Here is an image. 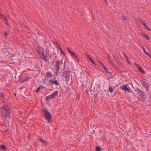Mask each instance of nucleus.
Returning a JSON list of instances; mask_svg holds the SVG:
<instances>
[{"instance_id": "nucleus-1", "label": "nucleus", "mask_w": 151, "mask_h": 151, "mask_svg": "<svg viewBox=\"0 0 151 151\" xmlns=\"http://www.w3.org/2000/svg\"><path fill=\"white\" fill-rule=\"evenodd\" d=\"M10 112V108L7 106L5 105L3 106L1 111V116L3 118L8 116Z\"/></svg>"}, {"instance_id": "nucleus-2", "label": "nucleus", "mask_w": 151, "mask_h": 151, "mask_svg": "<svg viewBox=\"0 0 151 151\" xmlns=\"http://www.w3.org/2000/svg\"><path fill=\"white\" fill-rule=\"evenodd\" d=\"M62 79L65 81L67 84H69L70 83V72L66 71L63 72L62 77Z\"/></svg>"}, {"instance_id": "nucleus-3", "label": "nucleus", "mask_w": 151, "mask_h": 151, "mask_svg": "<svg viewBox=\"0 0 151 151\" xmlns=\"http://www.w3.org/2000/svg\"><path fill=\"white\" fill-rule=\"evenodd\" d=\"M43 111L45 113V117L47 120L50 119L51 118V116L50 113L48 112L46 109H44Z\"/></svg>"}, {"instance_id": "nucleus-4", "label": "nucleus", "mask_w": 151, "mask_h": 151, "mask_svg": "<svg viewBox=\"0 0 151 151\" xmlns=\"http://www.w3.org/2000/svg\"><path fill=\"white\" fill-rule=\"evenodd\" d=\"M140 35L143 37L145 38L148 40H150V38L146 34L144 33H140Z\"/></svg>"}, {"instance_id": "nucleus-5", "label": "nucleus", "mask_w": 151, "mask_h": 151, "mask_svg": "<svg viewBox=\"0 0 151 151\" xmlns=\"http://www.w3.org/2000/svg\"><path fill=\"white\" fill-rule=\"evenodd\" d=\"M61 63V62H60V61H57L56 62V65H55V67H56L57 69L56 70H59V65L60 63Z\"/></svg>"}, {"instance_id": "nucleus-6", "label": "nucleus", "mask_w": 151, "mask_h": 151, "mask_svg": "<svg viewBox=\"0 0 151 151\" xmlns=\"http://www.w3.org/2000/svg\"><path fill=\"white\" fill-rule=\"evenodd\" d=\"M49 81L50 82H51L52 83H53L56 85H58L59 84L58 83V82L56 80H54V78L52 80H50Z\"/></svg>"}, {"instance_id": "nucleus-7", "label": "nucleus", "mask_w": 151, "mask_h": 151, "mask_svg": "<svg viewBox=\"0 0 151 151\" xmlns=\"http://www.w3.org/2000/svg\"><path fill=\"white\" fill-rule=\"evenodd\" d=\"M0 97H1V101H2V102L3 103H5V101H4L5 99L4 94L2 93L1 92H0Z\"/></svg>"}, {"instance_id": "nucleus-8", "label": "nucleus", "mask_w": 151, "mask_h": 151, "mask_svg": "<svg viewBox=\"0 0 151 151\" xmlns=\"http://www.w3.org/2000/svg\"><path fill=\"white\" fill-rule=\"evenodd\" d=\"M39 140L40 142H41L42 143L44 144V145H47L48 144V142H46L44 141L42 138H40L39 139Z\"/></svg>"}, {"instance_id": "nucleus-9", "label": "nucleus", "mask_w": 151, "mask_h": 151, "mask_svg": "<svg viewBox=\"0 0 151 151\" xmlns=\"http://www.w3.org/2000/svg\"><path fill=\"white\" fill-rule=\"evenodd\" d=\"M142 25H143L145 27V28L148 31H150L151 29H150L148 27L147 25L144 22H142Z\"/></svg>"}, {"instance_id": "nucleus-10", "label": "nucleus", "mask_w": 151, "mask_h": 151, "mask_svg": "<svg viewBox=\"0 0 151 151\" xmlns=\"http://www.w3.org/2000/svg\"><path fill=\"white\" fill-rule=\"evenodd\" d=\"M122 88L123 90L125 91H129V89L127 87V86L126 85H124L122 87Z\"/></svg>"}, {"instance_id": "nucleus-11", "label": "nucleus", "mask_w": 151, "mask_h": 151, "mask_svg": "<svg viewBox=\"0 0 151 151\" xmlns=\"http://www.w3.org/2000/svg\"><path fill=\"white\" fill-rule=\"evenodd\" d=\"M67 50L68 52L70 53V54L73 55V56H74L76 54L74 52H72L68 48H67Z\"/></svg>"}, {"instance_id": "nucleus-12", "label": "nucleus", "mask_w": 151, "mask_h": 151, "mask_svg": "<svg viewBox=\"0 0 151 151\" xmlns=\"http://www.w3.org/2000/svg\"><path fill=\"white\" fill-rule=\"evenodd\" d=\"M58 93V91H55L53 93H52L51 95H50L51 96V97H52V98L54 97L57 95Z\"/></svg>"}, {"instance_id": "nucleus-13", "label": "nucleus", "mask_w": 151, "mask_h": 151, "mask_svg": "<svg viewBox=\"0 0 151 151\" xmlns=\"http://www.w3.org/2000/svg\"><path fill=\"white\" fill-rule=\"evenodd\" d=\"M138 92L139 93V95H140V96H143L144 93L142 91H141L140 90H138Z\"/></svg>"}, {"instance_id": "nucleus-14", "label": "nucleus", "mask_w": 151, "mask_h": 151, "mask_svg": "<svg viewBox=\"0 0 151 151\" xmlns=\"http://www.w3.org/2000/svg\"><path fill=\"white\" fill-rule=\"evenodd\" d=\"M59 49L60 50V52L61 53L64 55H65V53H64V52L63 51V50H62V49H61L60 47H59Z\"/></svg>"}, {"instance_id": "nucleus-15", "label": "nucleus", "mask_w": 151, "mask_h": 151, "mask_svg": "<svg viewBox=\"0 0 151 151\" xmlns=\"http://www.w3.org/2000/svg\"><path fill=\"white\" fill-rule=\"evenodd\" d=\"M142 48L144 52L147 55L150 57L149 54L148 53H147V52H146V51H145V49L144 48V47H142Z\"/></svg>"}, {"instance_id": "nucleus-16", "label": "nucleus", "mask_w": 151, "mask_h": 151, "mask_svg": "<svg viewBox=\"0 0 151 151\" xmlns=\"http://www.w3.org/2000/svg\"><path fill=\"white\" fill-rule=\"evenodd\" d=\"M52 99V97H51V96L50 95L49 96H47L46 98V100L48 101L49 100V99Z\"/></svg>"}, {"instance_id": "nucleus-17", "label": "nucleus", "mask_w": 151, "mask_h": 151, "mask_svg": "<svg viewBox=\"0 0 151 151\" xmlns=\"http://www.w3.org/2000/svg\"><path fill=\"white\" fill-rule=\"evenodd\" d=\"M89 60L93 64L96 65V64L94 62V61L93 60V59L91 58L89 59Z\"/></svg>"}, {"instance_id": "nucleus-18", "label": "nucleus", "mask_w": 151, "mask_h": 151, "mask_svg": "<svg viewBox=\"0 0 151 151\" xmlns=\"http://www.w3.org/2000/svg\"><path fill=\"white\" fill-rule=\"evenodd\" d=\"M6 147L3 145H2L0 146V148L3 150H5V149Z\"/></svg>"}, {"instance_id": "nucleus-19", "label": "nucleus", "mask_w": 151, "mask_h": 151, "mask_svg": "<svg viewBox=\"0 0 151 151\" xmlns=\"http://www.w3.org/2000/svg\"><path fill=\"white\" fill-rule=\"evenodd\" d=\"M139 70L142 73H145V72L143 70L142 68L140 67L138 68Z\"/></svg>"}, {"instance_id": "nucleus-20", "label": "nucleus", "mask_w": 151, "mask_h": 151, "mask_svg": "<svg viewBox=\"0 0 151 151\" xmlns=\"http://www.w3.org/2000/svg\"><path fill=\"white\" fill-rule=\"evenodd\" d=\"M46 76H50L51 77L52 76V74L50 72L46 73Z\"/></svg>"}, {"instance_id": "nucleus-21", "label": "nucleus", "mask_w": 151, "mask_h": 151, "mask_svg": "<svg viewBox=\"0 0 151 151\" xmlns=\"http://www.w3.org/2000/svg\"><path fill=\"white\" fill-rule=\"evenodd\" d=\"M141 84L143 86H144L145 87H146L147 86H146V85H147L146 83H145V82H144L143 81H142L141 82Z\"/></svg>"}, {"instance_id": "nucleus-22", "label": "nucleus", "mask_w": 151, "mask_h": 151, "mask_svg": "<svg viewBox=\"0 0 151 151\" xmlns=\"http://www.w3.org/2000/svg\"><path fill=\"white\" fill-rule=\"evenodd\" d=\"M113 90H114V89L112 88L111 86H110L109 88V92L110 93H112L113 91Z\"/></svg>"}, {"instance_id": "nucleus-23", "label": "nucleus", "mask_w": 151, "mask_h": 151, "mask_svg": "<svg viewBox=\"0 0 151 151\" xmlns=\"http://www.w3.org/2000/svg\"><path fill=\"white\" fill-rule=\"evenodd\" d=\"M96 151H101L100 147L97 146L96 147Z\"/></svg>"}, {"instance_id": "nucleus-24", "label": "nucleus", "mask_w": 151, "mask_h": 151, "mask_svg": "<svg viewBox=\"0 0 151 151\" xmlns=\"http://www.w3.org/2000/svg\"><path fill=\"white\" fill-rule=\"evenodd\" d=\"M104 69V70L107 73H109L110 72L109 71H108V69L106 68L105 67V66H104V67H103Z\"/></svg>"}, {"instance_id": "nucleus-25", "label": "nucleus", "mask_w": 151, "mask_h": 151, "mask_svg": "<svg viewBox=\"0 0 151 151\" xmlns=\"http://www.w3.org/2000/svg\"><path fill=\"white\" fill-rule=\"evenodd\" d=\"M109 63L113 66H114V64L112 62L111 60L110 59H109Z\"/></svg>"}, {"instance_id": "nucleus-26", "label": "nucleus", "mask_w": 151, "mask_h": 151, "mask_svg": "<svg viewBox=\"0 0 151 151\" xmlns=\"http://www.w3.org/2000/svg\"><path fill=\"white\" fill-rule=\"evenodd\" d=\"M134 65H135V66L138 68H139L140 67L138 64L136 63H134Z\"/></svg>"}, {"instance_id": "nucleus-27", "label": "nucleus", "mask_w": 151, "mask_h": 151, "mask_svg": "<svg viewBox=\"0 0 151 151\" xmlns=\"http://www.w3.org/2000/svg\"><path fill=\"white\" fill-rule=\"evenodd\" d=\"M76 60L77 63H79L80 62V59L78 57L76 58Z\"/></svg>"}, {"instance_id": "nucleus-28", "label": "nucleus", "mask_w": 151, "mask_h": 151, "mask_svg": "<svg viewBox=\"0 0 151 151\" xmlns=\"http://www.w3.org/2000/svg\"><path fill=\"white\" fill-rule=\"evenodd\" d=\"M86 55L88 59L91 58L88 54L87 53H86Z\"/></svg>"}, {"instance_id": "nucleus-29", "label": "nucleus", "mask_w": 151, "mask_h": 151, "mask_svg": "<svg viewBox=\"0 0 151 151\" xmlns=\"http://www.w3.org/2000/svg\"><path fill=\"white\" fill-rule=\"evenodd\" d=\"M123 55L125 57L126 60H127L128 57H127V56L126 55V54H124V53L123 54Z\"/></svg>"}, {"instance_id": "nucleus-30", "label": "nucleus", "mask_w": 151, "mask_h": 151, "mask_svg": "<svg viewBox=\"0 0 151 151\" xmlns=\"http://www.w3.org/2000/svg\"><path fill=\"white\" fill-rule=\"evenodd\" d=\"M40 87H38L37 88V89L36 90V91L37 92L39 91L40 90Z\"/></svg>"}, {"instance_id": "nucleus-31", "label": "nucleus", "mask_w": 151, "mask_h": 151, "mask_svg": "<svg viewBox=\"0 0 151 151\" xmlns=\"http://www.w3.org/2000/svg\"><path fill=\"white\" fill-rule=\"evenodd\" d=\"M5 23L6 24V25L7 26H8V27H9L10 26L8 22H5Z\"/></svg>"}, {"instance_id": "nucleus-32", "label": "nucleus", "mask_w": 151, "mask_h": 151, "mask_svg": "<svg viewBox=\"0 0 151 151\" xmlns=\"http://www.w3.org/2000/svg\"><path fill=\"white\" fill-rule=\"evenodd\" d=\"M42 58L44 60H46V58L45 56H43L42 57Z\"/></svg>"}, {"instance_id": "nucleus-33", "label": "nucleus", "mask_w": 151, "mask_h": 151, "mask_svg": "<svg viewBox=\"0 0 151 151\" xmlns=\"http://www.w3.org/2000/svg\"><path fill=\"white\" fill-rule=\"evenodd\" d=\"M100 64L103 67L104 66H105V65H104V64L101 62V63H100Z\"/></svg>"}, {"instance_id": "nucleus-34", "label": "nucleus", "mask_w": 151, "mask_h": 151, "mask_svg": "<svg viewBox=\"0 0 151 151\" xmlns=\"http://www.w3.org/2000/svg\"><path fill=\"white\" fill-rule=\"evenodd\" d=\"M100 64L103 67L104 66H105V65H104V64L101 62V63H100Z\"/></svg>"}, {"instance_id": "nucleus-35", "label": "nucleus", "mask_w": 151, "mask_h": 151, "mask_svg": "<svg viewBox=\"0 0 151 151\" xmlns=\"http://www.w3.org/2000/svg\"><path fill=\"white\" fill-rule=\"evenodd\" d=\"M127 62H128V63L129 64H130L131 63V62L129 61V60L127 58Z\"/></svg>"}, {"instance_id": "nucleus-36", "label": "nucleus", "mask_w": 151, "mask_h": 151, "mask_svg": "<svg viewBox=\"0 0 151 151\" xmlns=\"http://www.w3.org/2000/svg\"><path fill=\"white\" fill-rule=\"evenodd\" d=\"M56 45L57 47H58L59 48V47H60L59 45L57 43H56Z\"/></svg>"}, {"instance_id": "nucleus-37", "label": "nucleus", "mask_w": 151, "mask_h": 151, "mask_svg": "<svg viewBox=\"0 0 151 151\" xmlns=\"http://www.w3.org/2000/svg\"><path fill=\"white\" fill-rule=\"evenodd\" d=\"M3 18H2L3 19H4L6 21H7V19L5 17H4L3 16Z\"/></svg>"}, {"instance_id": "nucleus-38", "label": "nucleus", "mask_w": 151, "mask_h": 151, "mask_svg": "<svg viewBox=\"0 0 151 151\" xmlns=\"http://www.w3.org/2000/svg\"><path fill=\"white\" fill-rule=\"evenodd\" d=\"M47 120L48 121V123H50V122H52V121L50 120V119Z\"/></svg>"}, {"instance_id": "nucleus-39", "label": "nucleus", "mask_w": 151, "mask_h": 151, "mask_svg": "<svg viewBox=\"0 0 151 151\" xmlns=\"http://www.w3.org/2000/svg\"><path fill=\"white\" fill-rule=\"evenodd\" d=\"M73 57L74 58H75V59L76 58H77L78 57L75 54L73 56Z\"/></svg>"}, {"instance_id": "nucleus-40", "label": "nucleus", "mask_w": 151, "mask_h": 151, "mask_svg": "<svg viewBox=\"0 0 151 151\" xmlns=\"http://www.w3.org/2000/svg\"><path fill=\"white\" fill-rule=\"evenodd\" d=\"M114 60H115L116 61H117V58H115L114 56Z\"/></svg>"}, {"instance_id": "nucleus-41", "label": "nucleus", "mask_w": 151, "mask_h": 151, "mask_svg": "<svg viewBox=\"0 0 151 151\" xmlns=\"http://www.w3.org/2000/svg\"><path fill=\"white\" fill-rule=\"evenodd\" d=\"M104 0L106 1V4H107V5H108V2H107V0Z\"/></svg>"}, {"instance_id": "nucleus-42", "label": "nucleus", "mask_w": 151, "mask_h": 151, "mask_svg": "<svg viewBox=\"0 0 151 151\" xmlns=\"http://www.w3.org/2000/svg\"><path fill=\"white\" fill-rule=\"evenodd\" d=\"M58 70H56L57 72H56V73H55V74H56V75H57V73L58 72Z\"/></svg>"}, {"instance_id": "nucleus-43", "label": "nucleus", "mask_w": 151, "mask_h": 151, "mask_svg": "<svg viewBox=\"0 0 151 151\" xmlns=\"http://www.w3.org/2000/svg\"><path fill=\"white\" fill-rule=\"evenodd\" d=\"M98 61L99 64L101 62L100 61L99 59H98Z\"/></svg>"}, {"instance_id": "nucleus-44", "label": "nucleus", "mask_w": 151, "mask_h": 151, "mask_svg": "<svg viewBox=\"0 0 151 151\" xmlns=\"http://www.w3.org/2000/svg\"><path fill=\"white\" fill-rule=\"evenodd\" d=\"M42 55L43 56H45L44 55V53L43 52H42Z\"/></svg>"}, {"instance_id": "nucleus-45", "label": "nucleus", "mask_w": 151, "mask_h": 151, "mask_svg": "<svg viewBox=\"0 0 151 151\" xmlns=\"http://www.w3.org/2000/svg\"><path fill=\"white\" fill-rule=\"evenodd\" d=\"M5 35L6 36H7V34L6 32H5Z\"/></svg>"}, {"instance_id": "nucleus-46", "label": "nucleus", "mask_w": 151, "mask_h": 151, "mask_svg": "<svg viewBox=\"0 0 151 151\" xmlns=\"http://www.w3.org/2000/svg\"><path fill=\"white\" fill-rule=\"evenodd\" d=\"M108 57L110 59V56H109V55H108Z\"/></svg>"}, {"instance_id": "nucleus-47", "label": "nucleus", "mask_w": 151, "mask_h": 151, "mask_svg": "<svg viewBox=\"0 0 151 151\" xmlns=\"http://www.w3.org/2000/svg\"><path fill=\"white\" fill-rule=\"evenodd\" d=\"M12 125V123H11L10 126H11Z\"/></svg>"}, {"instance_id": "nucleus-48", "label": "nucleus", "mask_w": 151, "mask_h": 151, "mask_svg": "<svg viewBox=\"0 0 151 151\" xmlns=\"http://www.w3.org/2000/svg\"><path fill=\"white\" fill-rule=\"evenodd\" d=\"M26 79H27V78ZM25 80H26V79H25L24 80H23V81H25Z\"/></svg>"}, {"instance_id": "nucleus-49", "label": "nucleus", "mask_w": 151, "mask_h": 151, "mask_svg": "<svg viewBox=\"0 0 151 151\" xmlns=\"http://www.w3.org/2000/svg\"><path fill=\"white\" fill-rule=\"evenodd\" d=\"M124 19H126V18H125L124 17Z\"/></svg>"}, {"instance_id": "nucleus-50", "label": "nucleus", "mask_w": 151, "mask_h": 151, "mask_svg": "<svg viewBox=\"0 0 151 151\" xmlns=\"http://www.w3.org/2000/svg\"><path fill=\"white\" fill-rule=\"evenodd\" d=\"M7 131V130H5V131L6 132Z\"/></svg>"}]
</instances>
